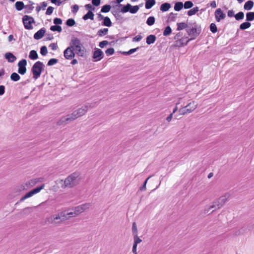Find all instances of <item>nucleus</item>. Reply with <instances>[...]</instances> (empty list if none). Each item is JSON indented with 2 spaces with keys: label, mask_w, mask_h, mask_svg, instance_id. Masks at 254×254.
<instances>
[{
  "label": "nucleus",
  "mask_w": 254,
  "mask_h": 254,
  "mask_svg": "<svg viewBox=\"0 0 254 254\" xmlns=\"http://www.w3.org/2000/svg\"><path fill=\"white\" fill-rule=\"evenodd\" d=\"M81 180L80 174L78 172H74L69 175L64 181V184L62 188L65 189L66 188H71L77 185ZM63 182V180L59 181L60 183Z\"/></svg>",
  "instance_id": "obj_1"
},
{
  "label": "nucleus",
  "mask_w": 254,
  "mask_h": 254,
  "mask_svg": "<svg viewBox=\"0 0 254 254\" xmlns=\"http://www.w3.org/2000/svg\"><path fill=\"white\" fill-rule=\"evenodd\" d=\"M186 32L188 36L190 37L189 39L191 41L195 39L201 33V26L196 22L189 23V26L186 29Z\"/></svg>",
  "instance_id": "obj_2"
},
{
  "label": "nucleus",
  "mask_w": 254,
  "mask_h": 254,
  "mask_svg": "<svg viewBox=\"0 0 254 254\" xmlns=\"http://www.w3.org/2000/svg\"><path fill=\"white\" fill-rule=\"evenodd\" d=\"M67 219L65 211H64L46 218V221L49 224H59Z\"/></svg>",
  "instance_id": "obj_3"
},
{
  "label": "nucleus",
  "mask_w": 254,
  "mask_h": 254,
  "mask_svg": "<svg viewBox=\"0 0 254 254\" xmlns=\"http://www.w3.org/2000/svg\"><path fill=\"white\" fill-rule=\"evenodd\" d=\"M96 106V103H87L82 106L81 108L75 110L72 112L73 117H75V119L78 118L84 115L89 109L94 108Z\"/></svg>",
  "instance_id": "obj_4"
},
{
  "label": "nucleus",
  "mask_w": 254,
  "mask_h": 254,
  "mask_svg": "<svg viewBox=\"0 0 254 254\" xmlns=\"http://www.w3.org/2000/svg\"><path fill=\"white\" fill-rule=\"evenodd\" d=\"M44 66L43 63L40 61L36 62L33 64L31 68V71L33 74V78L34 79L36 80L40 76L44 70Z\"/></svg>",
  "instance_id": "obj_5"
},
{
  "label": "nucleus",
  "mask_w": 254,
  "mask_h": 254,
  "mask_svg": "<svg viewBox=\"0 0 254 254\" xmlns=\"http://www.w3.org/2000/svg\"><path fill=\"white\" fill-rule=\"evenodd\" d=\"M197 108V104L194 101H192L186 106L179 110V113L181 115L192 112Z\"/></svg>",
  "instance_id": "obj_6"
},
{
  "label": "nucleus",
  "mask_w": 254,
  "mask_h": 254,
  "mask_svg": "<svg viewBox=\"0 0 254 254\" xmlns=\"http://www.w3.org/2000/svg\"><path fill=\"white\" fill-rule=\"evenodd\" d=\"M175 42L172 45L173 47L181 48L184 47L187 45V44L191 41L188 36H183L180 38L177 39H174Z\"/></svg>",
  "instance_id": "obj_7"
},
{
  "label": "nucleus",
  "mask_w": 254,
  "mask_h": 254,
  "mask_svg": "<svg viewBox=\"0 0 254 254\" xmlns=\"http://www.w3.org/2000/svg\"><path fill=\"white\" fill-rule=\"evenodd\" d=\"M91 206V204L90 203H86L75 207L73 210H74L75 212L74 214L78 215L83 212L89 209Z\"/></svg>",
  "instance_id": "obj_8"
},
{
  "label": "nucleus",
  "mask_w": 254,
  "mask_h": 254,
  "mask_svg": "<svg viewBox=\"0 0 254 254\" xmlns=\"http://www.w3.org/2000/svg\"><path fill=\"white\" fill-rule=\"evenodd\" d=\"M22 21L24 25V27L26 29H32L33 26L32 24L35 22L34 18L28 15H24L22 18Z\"/></svg>",
  "instance_id": "obj_9"
},
{
  "label": "nucleus",
  "mask_w": 254,
  "mask_h": 254,
  "mask_svg": "<svg viewBox=\"0 0 254 254\" xmlns=\"http://www.w3.org/2000/svg\"><path fill=\"white\" fill-rule=\"evenodd\" d=\"M44 187V185H42L41 186L39 187H37L33 190L29 191L28 193L25 194L20 199V201L22 202L24 201L25 199L31 197L34 194L37 193L39 192L41 190H42Z\"/></svg>",
  "instance_id": "obj_10"
},
{
  "label": "nucleus",
  "mask_w": 254,
  "mask_h": 254,
  "mask_svg": "<svg viewBox=\"0 0 254 254\" xmlns=\"http://www.w3.org/2000/svg\"><path fill=\"white\" fill-rule=\"evenodd\" d=\"M64 58L67 60H71L75 56L73 47H68L64 52Z\"/></svg>",
  "instance_id": "obj_11"
},
{
  "label": "nucleus",
  "mask_w": 254,
  "mask_h": 254,
  "mask_svg": "<svg viewBox=\"0 0 254 254\" xmlns=\"http://www.w3.org/2000/svg\"><path fill=\"white\" fill-rule=\"evenodd\" d=\"M92 57L95 59V61H99L103 58L104 53L101 49L96 48Z\"/></svg>",
  "instance_id": "obj_12"
},
{
  "label": "nucleus",
  "mask_w": 254,
  "mask_h": 254,
  "mask_svg": "<svg viewBox=\"0 0 254 254\" xmlns=\"http://www.w3.org/2000/svg\"><path fill=\"white\" fill-rule=\"evenodd\" d=\"M215 17L216 20L217 22H220L221 20L224 19L226 17V14L221 8H219L215 11Z\"/></svg>",
  "instance_id": "obj_13"
},
{
  "label": "nucleus",
  "mask_w": 254,
  "mask_h": 254,
  "mask_svg": "<svg viewBox=\"0 0 254 254\" xmlns=\"http://www.w3.org/2000/svg\"><path fill=\"white\" fill-rule=\"evenodd\" d=\"M39 182H40V178H36L30 180L23 185L24 187L26 188V190H27L35 186Z\"/></svg>",
  "instance_id": "obj_14"
},
{
  "label": "nucleus",
  "mask_w": 254,
  "mask_h": 254,
  "mask_svg": "<svg viewBox=\"0 0 254 254\" xmlns=\"http://www.w3.org/2000/svg\"><path fill=\"white\" fill-rule=\"evenodd\" d=\"M70 47H73V48H79V46H82V43L80 40L77 38H72L70 42Z\"/></svg>",
  "instance_id": "obj_15"
},
{
  "label": "nucleus",
  "mask_w": 254,
  "mask_h": 254,
  "mask_svg": "<svg viewBox=\"0 0 254 254\" xmlns=\"http://www.w3.org/2000/svg\"><path fill=\"white\" fill-rule=\"evenodd\" d=\"M46 32V30L44 28H42L36 32L34 35V39L39 40L41 39L44 36Z\"/></svg>",
  "instance_id": "obj_16"
},
{
  "label": "nucleus",
  "mask_w": 254,
  "mask_h": 254,
  "mask_svg": "<svg viewBox=\"0 0 254 254\" xmlns=\"http://www.w3.org/2000/svg\"><path fill=\"white\" fill-rule=\"evenodd\" d=\"M177 31H181L184 29H187L189 26V23L188 24L186 22H178L177 23Z\"/></svg>",
  "instance_id": "obj_17"
},
{
  "label": "nucleus",
  "mask_w": 254,
  "mask_h": 254,
  "mask_svg": "<svg viewBox=\"0 0 254 254\" xmlns=\"http://www.w3.org/2000/svg\"><path fill=\"white\" fill-rule=\"evenodd\" d=\"M4 57H5V58L9 63H13L16 59V57L14 55H13L12 53H9V52L5 53Z\"/></svg>",
  "instance_id": "obj_18"
},
{
  "label": "nucleus",
  "mask_w": 254,
  "mask_h": 254,
  "mask_svg": "<svg viewBox=\"0 0 254 254\" xmlns=\"http://www.w3.org/2000/svg\"><path fill=\"white\" fill-rule=\"evenodd\" d=\"M26 190V188L24 187L23 184L15 187L12 190V193L15 195L18 194L21 191Z\"/></svg>",
  "instance_id": "obj_19"
},
{
  "label": "nucleus",
  "mask_w": 254,
  "mask_h": 254,
  "mask_svg": "<svg viewBox=\"0 0 254 254\" xmlns=\"http://www.w3.org/2000/svg\"><path fill=\"white\" fill-rule=\"evenodd\" d=\"M76 52V54L80 57H83L86 52L85 49L83 47V46H79V48H74Z\"/></svg>",
  "instance_id": "obj_20"
},
{
  "label": "nucleus",
  "mask_w": 254,
  "mask_h": 254,
  "mask_svg": "<svg viewBox=\"0 0 254 254\" xmlns=\"http://www.w3.org/2000/svg\"><path fill=\"white\" fill-rule=\"evenodd\" d=\"M254 5L253 1L250 0L245 2L244 5V8L246 10H250L252 9Z\"/></svg>",
  "instance_id": "obj_21"
},
{
  "label": "nucleus",
  "mask_w": 254,
  "mask_h": 254,
  "mask_svg": "<svg viewBox=\"0 0 254 254\" xmlns=\"http://www.w3.org/2000/svg\"><path fill=\"white\" fill-rule=\"evenodd\" d=\"M171 6L170 3L165 2L161 4L160 9L163 12L167 11L170 8Z\"/></svg>",
  "instance_id": "obj_22"
},
{
  "label": "nucleus",
  "mask_w": 254,
  "mask_h": 254,
  "mask_svg": "<svg viewBox=\"0 0 254 254\" xmlns=\"http://www.w3.org/2000/svg\"><path fill=\"white\" fill-rule=\"evenodd\" d=\"M156 39V38L154 35H150L146 38V43L148 45H150L154 43Z\"/></svg>",
  "instance_id": "obj_23"
},
{
  "label": "nucleus",
  "mask_w": 254,
  "mask_h": 254,
  "mask_svg": "<svg viewBox=\"0 0 254 254\" xmlns=\"http://www.w3.org/2000/svg\"><path fill=\"white\" fill-rule=\"evenodd\" d=\"M72 116V113L70 114H68V115H66V116H64V120L66 124L76 120L75 117H74Z\"/></svg>",
  "instance_id": "obj_24"
},
{
  "label": "nucleus",
  "mask_w": 254,
  "mask_h": 254,
  "mask_svg": "<svg viewBox=\"0 0 254 254\" xmlns=\"http://www.w3.org/2000/svg\"><path fill=\"white\" fill-rule=\"evenodd\" d=\"M251 26V23L250 22L246 21V22H244L241 24L239 28L241 30H244L250 27Z\"/></svg>",
  "instance_id": "obj_25"
},
{
  "label": "nucleus",
  "mask_w": 254,
  "mask_h": 254,
  "mask_svg": "<svg viewBox=\"0 0 254 254\" xmlns=\"http://www.w3.org/2000/svg\"><path fill=\"white\" fill-rule=\"evenodd\" d=\"M94 16V13L91 11L89 10L88 11V12L83 16V19L84 20H86L88 19H90L91 20H93Z\"/></svg>",
  "instance_id": "obj_26"
},
{
  "label": "nucleus",
  "mask_w": 254,
  "mask_h": 254,
  "mask_svg": "<svg viewBox=\"0 0 254 254\" xmlns=\"http://www.w3.org/2000/svg\"><path fill=\"white\" fill-rule=\"evenodd\" d=\"M228 194H225V195L222 196L218 198L219 202L220 203L219 205L221 207L225 204V203L227 201V198L229 197Z\"/></svg>",
  "instance_id": "obj_27"
},
{
  "label": "nucleus",
  "mask_w": 254,
  "mask_h": 254,
  "mask_svg": "<svg viewBox=\"0 0 254 254\" xmlns=\"http://www.w3.org/2000/svg\"><path fill=\"white\" fill-rule=\"evenodd\" d=\"M184 4L181 1L176 2L174 5V10L177 11H180L183 7Z\"/></svg>",
  "instance_id": "obj_28"
},
{
  "label": "nucleus",
  "mask_w": 254,
  "mask_h": 254,
  "mask_svg": "<svg viewBox=\"0 0 254 254\" xmlns=\"http://www.w3.org/2000/svg\"><path fill=\"white\" fill-rule=\"evenodd\" d=\"M145 8L146 9L151 8L155 3V0H145Z\"/></svg>",
  "instance_id": "obj_29"
},
{
  "label": "nucleus",
  "mask_w": 254,
  "mask_h": 254,
  "mask_svg": "<svg viewBox=\"0 0 254 254\" xmlns=\"http://www.w3.org/2000/svg\"><path fill=\"white\" fill-rule=\"evenodd\" d=\"M248 227H247L246 225L243 226L238 231L236 232V235H243L245 233H246L248 232Z\"/></svg>",
  "instance_id": "obj_30"
},
{
  "label": "nucleus",
  "mask_w": 254,
  "mask_h": 254,
  "mask_svg": "<svg viewBox=\"0 0 254 254\" xmlns=\"http://www.w3.org/2000/svg\"><path fill=\"white\" fill-rule=\"evenodd\" d=\"M15 8L18 11H20L25 8V5L22 1H17L15 4Z\"/></svg>",
  "instance_id": "obj_31"
},
{
  "label": "nucleus",
  "mask_w": 254,
  "mask_h": 254,
  "mask_svg": "<svg viewBox=\"0 0 254 254\" xmlns=\"http://www.w3.org/2000/svg\"><path fill=\"white\" fill-rule=\"evenodd\" d=\"M254 20V12H248L246 13V21L249 22Z\"/></svg>",
  "instance_id": "obj_32"
},
{
  "label": "nucleus",
  "mask_w": 254,
  "mask_h": 254,
  "mask_svg": "<svg viewBox=\"0 0 254 254\" xmlns=\"http://www.w3.org/2000/svg\"><path fill=\"white\" fill-rule=\"evenodd\" d=\"M29 57L31 60H36L38 59V56L37 53L35 50H32L30 52Z\"/></svg>",
  "instance_id": "obj_33"
},
{
  "label": "nucleus",
  "mask_w": 254,
  "mask_h": 254,
  "mask_svg": "<svg viewBox=\"0 0 254 254\" xmlns=\"http://www.w3.org/2000/svg\"><path fill=\"white\" fill-rule=\"evenodd\" d=\"M10 79L13 81H17L20 79V76L16 72H13L10 75Z\"/></svg>",
  "instance_id": "obj_34"
},
{
  "label": "nucleus",
  "mask_w": 254,
  "mask_h": 254,
  "mask_svg": "<svg viewBox=\"0 0 254 254\" xmlns=\"http://www.w3.org/2000/svg\"><path fill=\"white\" fill-rule=\"evenodd\" d=\"M177 14H178L177 13H174L173 12H171L168 15L167 21L168 22L175 21L176 19Z\"/></svg>",
  "instance_id": "obj_35"
},
{
  "label": "nucleus",
  "mask_w": 254,
  "mask_h": 254,
  "mask_svg": "<svg viewBox=\"0 0 254 254\" xmlns=\"http://www.w3.org/2000/svg\"><path fill=\"white\" fill-rule=\"evenodd\" d=\"M103 25L108 27H110L112 26V22L108 17H105L104 18Z\"/></svg>",
  "instance_id": "obj_36"
},
{
  "label": "nucleus",
  "mask_w": 254,
  "mask_h": 254,
  "mask_svg": "<svg viewBox=\"0 0 254 254\" xmlns=\"http://www.w3.org/2000/svg\"><path fill=\"white\" fill-rule=\"evenodd\" d=\"M235 18L238 21L243 19L244 18V13L242 11L239 12L235 15Z\"/></svg>",
  "instance_id": "obj_37"
},
{
  "label": "nucleus",
  "mask_w": 254,
  "mask_h": 254,
  "mask_svg": "<svg viewBox=\"0 0 254 254\" xmlns=\"http://www.w3.org/2000/svg\"><path fill=\"white\" fill-rule=\"evenodd\" d=\"M108 28L101 29L98 31L97 34L99 36L102 37L104 35H106L108 33Z\"/></svg>",
  "instance_id": "obj_38"
},
{
  "label": "nucleus",
  "mask_w": 254,
  "mask_h": 254,
  "mask_svg": "<svg viewBox=\"0 0 254 254\" xmlns=\"http://www.w3.org/2000/svg\"><path fill=\"white\" fill-rule=\"evenodd\" d=\"M198 11V7L197 6H196L188 11L187 13L189 16H191L195 14Z\"/></svg>",
  "instance_id": "obj_39"
},
{
  "label": "nucleus",
  "mask_w": 254,
  "mask_h": 254,
  "mask_svg": "<svg viewBox=\"0 0 254 254\" xmlns=\"http://www.w3.org/2000/svg\"><path fill=\"white\" fill-rule=\"evenodd\" d=\"M111 8L110 5L106 4L102 6L101 12L103 13H106L109 12Z\"/></svg>",
  "instance_id": "obj_40"
},
{
  "label": "nucleus",
  "mask_w": 254,
  "mask_h": 254,
  "mask_svg": "<svg viewBox=\"0 0 254 254\" xmlns=\"http://www.w3.org/2000/svg\"><path fill=\"white\" fill-rule=\"evenodd\" d=\"M131 5L130 4L127 3V5H126L123 7V8L121 10V12H122L123 13H126L128 11H129L130 8H131Z\"/></svg>",
  "instance_id": "obj_41"
},
{
  "label": "nucleus",
  "mask_w": 254,
  "mask_h": 254,
  "mask_svg": "<svg viewBox=\"0 0 254 254\" xmlns=\"http://www.w3.org/2000/svg\"><path fill=\"white\" fill-rule=\"evenodd\" d=\"M50 30L52 31H58L61 32L62 30V27L59 25H53L51 26Z\"/></svg>",
  "instance_id": "obj_42"
},
{
  "label": "nucleus",
  "mask_w": 254,
  "mask_h": 254,
  "mask_svg": "<svg viewBox=\"0 0 254 254\" xmlns=\"http://www.w3.org/2000/svg\"><path fill=\"white\" fill-rule=\"evenodd\" d=\"M193 5V4L191 1L188 0L185 2L184 4V7L185 9H189L192 7Z\"/></svg>",
  "instance_id": "obj_43"
},
{
  "label": "nucleus",
  "mask_w": 254,
  "mask_h": 254,
  "mask_svg": "<svg viewBox=\"0 0 254 254\" xmlns=\"http://www.w3.org/2000/svg\"><path fill=\"white\" fill-rule=\"evenodd\" d=\"M172 33V29L170 26H167L163 32V35L165 36L169 35Z\"/></svg>",
  "instance_id": "obj_44"
},
{
  "label": "nucleus",
  "mask_w": 254,
  "mask_h": 254,
  "mask_svg": "<svg viewBox=\"0 0 254 254\" xmlns=\"http://www.w3.org/2000/svg\"><path fill=\"white\" fill-rule=\"evenodd\" d=\"M155 22V18L153 16L149 17L146 21V23L149 26H151L154 24Z\"/></svg>",
  "instance_id": "obj_45"
},
{
  "label": "nucleus",
  "mask_w": 254,
  "mask_h": 254,
  "mask_svg": "<svg viewBox=\"0 0 254 254\" xmlns=\"http://www.w3.org/2000/svg\"><path fill=\"white\" fill-rule=\"evenodd\" d=\"M138 48H139L137 47L136 48L131 49L127 52H122V53L124 55H129L134 53L135 52H136L137 51V50L138 49Z\"/></svg>",
  "instance_id": "obj_46"
},
{
  "label": "nucleus",
  "mask_w": 254,
  "mask_h": 254,
  "mask_svg": "<svg viewBox=\"0 0 254 254\" xmlns=\"http://www.w3.org/2000/svg\"><path fill=\"white\" fill-rule=\"evenodd\" d=\"M210 30L213 33H215L217 32V27L215 23H212L210 25Z\"/></svg>",
  "instance_id": "obj_47"
},
{
  "label": "nucleus",
  "mask_w": 254,
  "mask_h": 254,
  "mask_svg": "<svg viewBox=\"0 0 254 254\" xmlns=\"http://www.w3.org/2000/svg\"><path fill=\"white\" fill-rule=\"evenodd\" d=\"M27 61L25 59H22L19 61L17 64L18 67H26Z\"/></svg>",
  "instance_id": "obj_48"
},
{
  "label": "nucleus",
  "mask_w": 254,
  "mask_h": 254,
  "mask_svg": "<svg viewBox=\"0 0 254 254\" xmlns=\"http://www.w3.org/2000/svg\"><path fill=\"white\" fill-rule=\"evenodd\" d=\"M66 24L67 26L71 27L75 24V22L73 19L69 18L66 20Z\"/></svg>",
  "instance_id": "obj_49"
},
{
  "label": "nucleus",
  "mask_w": 254,
  "mask_h": 254,
  "mask_svg": "<svg viewBox=\"0 0 254 254\" xmlns=\"http://www.w3.org/2000/svg\"><path fill=\"white\" fill-rule=\"evenodd\" d=\"M73 210V211L69 212H66L65 211L66 218H67V219L70 217H75V216H77V215L74 214V213H75L74 210Z\"/></svg>",
  "instance_id": "obj_50"
},
{
  "label": "nucleus",
  "mask_w": 254,
  "mask_h": 254,
  "mask_svg": "<svg viewBox=\"0 0 254 254\" xmlns=\"http://www.w3.org/2000/svg\"><path fill=\"white\" fill-rule=\"evenodd\" d=\"M141 241L142 240L137 236V234L134 235L133 245L137 246Z\"/></svg>",
  "instance_id": "obj_51"
},
{
  "label": "nucleus",
  "mask_w": 254,
  "mask_h": 254,
  "mask_svg": "<svg viewBox=\"0 0 254 254\" xmlns=\"http://www.w3.org/2000/svg\"><path fill=\"white\" fill-rule=\"evenodd\" d=\"M48 53L47 48L45 46H42L40 49V53L43 56H45Z\"/></svg>",
  "instance_id": "obj_52"
},
{
  "label": "nucleus",
  "mask_w": 254,
  "mask_h": 254,
  "mask_svg": "<svg viewBox=\"0 0 254 254\" xmlns=\"http://www.w3.org/2000/svg\"><path fill=\"white\" fill-rule=\"evenodd\" d=\"M58 62V61L56 59H51L48 61L47 65L48 66H52L57 64Z\"/></svg>",
  "instance_id": "obj_53"
},
{
  "label": "nucleus",
  "mask_w": 254,
  "mask_h": 254,
  "mask_svg": "<svg viewBox=\"0 0 254 254\" xmlns=\"http://www.w3.org/2000/svg\"><path fill=\"white\" fill-rule=\"evenodd\" d=\"M26 67H18V72L21 74H24L26 72Z\"/></svg>",
  "instance_id": "obj_54"
},
{
  "label": "nucleus",
  "mask_w": 254,
  "mask_h": 254,
  "mask_svg": "<svg viewBox=\"0 0 254 254\" xmlns=\"http://www.w3.org/2000/svg\"><path fill=\"white\" fill-rule=\"evenodd\" d=\"M139 9V7L137 5H135V6H132L131 7V8H130V10H129V12L131 13H135L137 12V11Z\"/></svg>",
  "instance_id": "obj_55"
},
{
  "label": "nucleus",
  "mask_w": 254,
  "mask_h": 254,
  "mask_svg": "<svg viewBox=\"0 0 254 254\" xmlns=\"http://www.w3.org/2000/svg\"><path fill=\"white\" fill-rule=\"evenodd\" d=\"M212 208H215V209H216L217 208L216 206L214 203H213L210 206V207L208 209H205V210H204L205 213L210 214L211 213L213 212L214 211V210H213L211 212L209 213V210L211 209H212Z\"/></svg>",
  "instance_id": "obj_56"
},
{
  "label": "nucleus",
  "mask_w": 254,
  "mask_h": 254,
  "mask_svg": "<svg viewBox=\"0 0 254 254\" xmlns=\"http://www.w3.org/2000/svg\"><path fill=\"white\" fill-rule=\"evenodd\" d=\"M114 52L115 50L113 48H109L105 51V53L107 56L112 55L114 53Z\"/></svg>",
  "instance_id": "obj_57"
},
{
  "label": "nucleus",
  "mask_w": 254,
  "mask_h": 254,
  "mask_svg": "<svg viewBox=\"0 0 254 254\" xmlns=\"http://www.w3.org/2000/svg\"><path fill=\"white\" fill-rule=\"evenodd\" d=\"M64 118L63 117H62L57 122V125L58 126H61V125H65L66 123H65V122L64 121Z\"/></svg>",
  "instance_id": "obj_58"
},
{
  "label": "nucleus",
  "mask_w": 254,
  "mask_h": 254,
  "mask_svg": "<svg viewBox=\"0 0 254 254\" xmlns=\"http://www.w3.org/2000/svg\"><path fill=\"white\" fill-rule=\"evenodd\" d=\"M25 8H27V11H25V13H30L33 9L34 6L31 5H25Z\"/></svg>",
  "instance_id": "obj_59"
},
{
  "label": "nucleus",
  "mask_w": 254,
  "mask_h": 254,
  "mask_svg": "<svg viewBox=\"0 0 254 254\" xmlns=\"http://www.w3.org/2000/svg\"><path fill=\"white\" fill-rule=\"evenodd\" d=\"M150 177H148V178H147L146 179V180L144 182L143 185L140 188V190L141 191H144V190H146V183H147V181L149 179Z\"/></svg>",
  "instance_id": "obj_60"
},
{
  "label": "nucleus",
  "mask_w": 254,
  "mask_h": 254,
  "mask_svg": "<svg viewBox=\"0 0 254 254\" xmlns=\"http://www.w3.org/2000/svg\"><path fill=\"white\" fill-rule=\"evenodd\" d=\"M112 12L117 19H119L121 18V15L119 14L117 10H113Z\"/></svg>",
  "instance_id": "obj_61"
},
{
  "label": "nucleus",
  "mask_w": 254,
  "mask_h": 254,
  "mask_svg": "<svg viewBox=\"0 0 254 254\" xmlns=\"http://www.w3.org/2000/svg\"><path fill=\"white\" fill-rule=\"evenodd\" d=\"M132 230L134 235L137 234V228L135 222L132 224Z\"/></svg>",
  "instance_id": "obj_62"
},
{
  "label": "nucleus",
  "mask_w": 254,
  "mask_h": 254,
  "mask_svg": "<svg viewBox=\"0 0 254 254\" xmlns=\"http://www.w3.org/2000/svg\"><path fill=\"white\" fill-rule=\"evenodd\" d=\"M53 10H54V7H53L52 6H49L48 7V8L47 9L46 14L47 15H51L53 13Z\"/></svg>",
  "instance_id": "obj_63"
},
{
  "label": "nucleus",
  "mask_w": 254,
  "mask_h": 254,
  "mask_svg": "<svg viewBox=\"0 0 254 254\" xmlns=\"http://www.w3.org/2000/svg\"><path fill=\"white\" fill-rule=\"evenodd\" d=\"M54 23L56 25L61 24L62 23V20L60 18H55L54 19Z\"/></svg>",
  "instance_id": "obj_64"
}]
</instances>
